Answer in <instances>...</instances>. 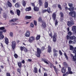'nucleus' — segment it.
Masks as SVG:
<instances>
[{"label": "nucleus", "mask_w": 76, "mask_h": 76, "mask_svg": "<svg viewBox=\"0 0 76 76\" xmlns=\"http://www.w3.org/2000/svg\"><path fill=\"white\" fill-rule=\"evenodd\" d=\"M67 34H68L69 36H72V32L71 31H68V32L67 33Z\"/></svg>", "instance_id": "33"}, {"label": "nucleus", "mask_w": 76, "mask_h": 76, "mask_svg": "<svg viewBox=\"0 0 76 76\" xmlns=\"http://www.w3.org/2000/svg\"><path fill=\"white\" fill-rule=\"evenodd\" d=\"M69 50H73V48H74L73 46L71 45H69Z\"/></svg>", "instance_id": "35"}, {"label": "nucleus", "mask_w": 76, "mask_h": 76, "mask_svg": "<svg viewBox=\"0 0 76 76\" xmlns=\"http://www.w3.org/2000/svg\"><path fill=\"white\" fill-rule=\"evenodd\" d=\"M73 43V41L71 40H69V44H72Z\"/></svg>", "instance_id": "51"}, {"label": "nucleus", "mask_w": 76, "mask_h": 76, "mask_svg": "<svg viewBox=\"0 0 76 76\" xmlns=\"http://www.w3.org/2000/svg\"><path fill=\"white\" fill-rule=\"evenodd\" d=\"M69 71H71V68L68 67V71L69 72Z\"/></svg>", "instance_id": "63"}, {"label": "nucleus", "mask_w": 76, "mask_h": 76, "mask_svg": "<svg viewBox=\"0 0 76 76\" xmlns=\"http://www.w3.org/2000/svg\"><path fill=\"white\" fill-rule=\"evenodd\" d=\"M58 7L59 8V9H60L61 10H62V8H61V6L60 4H58Z\"/></svg>", "instance_id": "43"}, {"label": "nucleus", "mask_w": 76, "mask_h": 76, "mask_svg": "<svg viewBox=\"0 0 76 76\" xmlns=\"http://www.w3.org/2000/svg\"><path fill=\"white\" fill-rule=\"evenodd\" d=\"M57 36V33H54L53 36V41L54 42H56V39Z\"/></svg>", "instance_id": "5"}, {"label": "nucleus", "mask_w": 76, "mask_h": 76, "mask_svg": "<svg viewBox=\"0 0 76 76\" xmlns=\"http://www.w3.org/2000/svg\"><path fill=\"white\" fill-rule=\"evenodd\" d=\"M12 47L13 49H14L16 47V42L15 41H13L12 42Z\"/></svg>", "instance_id": "9"}, {"label": "nucleus", "mask_w": 76, "mask_h": 76, "mask_svg": "<svg viewBox=\"0 0 76 76\" xmlns=\"http://www.w3.org/2000/svg\"><path fill=\"white\" fill-rule=\"evenodd\" d=\"M69 15L72 18H76V12L75 11L70 12L69 13Z\"/></svg>", "instance_id": "2"}, {"label": "nucleus", "mask_w": 76, "mask_h": 76, "mask_svg": "<svg viewBox=\"0 0 76 76\" xmlns=\"http://www.w3.org/2000/svg\"><path fill=\"white\" fill-rule=\"evenodd\" d=\"M38 20H39V22H41V23H42V22L44 21L42 20V18L41 17H40L39 18Z\"/></svg>", "instance_id": "24"}, {"label": "nucleus", "mask_w": 76, "mask_h": 76, "mask_svg": "<svg viewBox=\"0 0 76 76\" xmlns=\"http://www.w3.org/2000/svg\"><path fill=\"white\" fill-rule=\"evenodd\" d=\"M38 8L37 7H34V11H38Z\"/></svg>", "instance_id": "40"}, {"label": "nucleus", "mask_w": 76, "mask_h": 76, "mask_svg": "<svg viewBox=\"0 0 76 76\" xmlns=\"http://www.w3.org/2000/svg\"><path fill=\"white\" fill-rule=\"evenodd\" d=\"M61 15V22H62L63 21V17H64V15L63 14V13L61 12L60 13Z\"/></svg>", "instance_id": "7"}, {"label": "nucleus", "mask_w": 76, "mask_h": 76, "mask_svg": "<svg viewBox=\"0 0 76 76\" xmlns=\"http://www.w3.org/2000/svg\"><path fill=\"white\" fill-rule=\"evenodd\" d=\"M58 21L56 19L55 20V25L56 26H57V25H58Z\"/></svg>", "instance_id": "42"}, {"label": "nucleus", "mask_w": 76, "mask_h": 76, "mask_svg": "<svg viewBox=\"0 0 76 76\" xmlns=\"http://www.w3.org/2000/svg\"><path fill=\"white\" fill-rule=\"evenodd\" d=\"M15 7H17V8L20 7V4H19V3L18 2L16 3L15 5Z\"/></svg>", "instance_id": "22"}, {"label": "nucleus", "mask_w": 76, "mask_h": 76, "mask_svg": "<svg viewBox=\"0 0 76 76\" xmlns=\"http://www.w3.org/2000/svg\"><path fill=\"white\" fill-rule=\"evenodd\" d=\"M31 10V7H29L26 9V11H30Z\"/></svg>", "instance_id": "30"}, {"label": "nucleus", "mask_w": 76, "mask_h": 76, "mask_svg": "<svg viewBox=\"0 0 76 76\" xmlns=\"http://www.w3.org/2000/svg\"><path fill=\"white\" fill-rule=\"evenodd\" d=\"M42 61H43V62H45V63H46V64H49V63L47 62L48 61V60L47 59H46L45 58H43L42 60Z\"/></svg>", "instance_id": "12"}, {"label": "nucleus", "mask_w": 76, "mask_h": 76, "mask_svg": "<svg viewBox=\"0 0 76 76\" xmlns=\"http://www.w3.org/2000/svg\"><path fill=\"white\" fill-rule=\"evenodd\" d=\"M52 18L53 19L54 22H55V20L56 19V14L55 12H54L52 14Z\"/></svg>", "instance_id": "8"}, {"label": "nucleus", "mask_w": 76, "mask_h": 76, "mask_svg": "<svg viewBox=\"0 0 76 76\" xmlns=\"http://www.w3.org/2000/svg\"><path fill=\"white\" fill-rule=\"evenodd\" d=\"M34 40H35V37H34L33 36H32L29 38V41L30 42H32V41H34Z\"/></svg>", "instance_id": "10"}, {"label": "nucleus", "mask_w": 76, "mask_h": 76, "mask_svg": "<svg viewBox=\"0 0 76 76\" xmlns=\"http://www.w3.org/2000/svg\"><path fill=\"white\" fill-rule=\"evenodd\" d=\"M30 33L29 31H27L25 34L26 37H29L30 36Z\"/></svg>", "instance_id": "11"}, {"label": "nucleus", "mask_w": 76, "mask_h": 76, "mask_svg": "<svg viewBox=\"0 0 76 76\" xmlns=\"http://www.w3.org/2000/svg\"><path fill=\"white\" fill-rule=\"evenodd\" d=\"M68 5L70 7H73V4H72V3H69Z\"/></svg>", "instance_id": "39"}, {"label": "nucleus", "mask_w": 76, "mask_h": 76, "mask_svg": "<svg viewBox=\"0 0 76 76\" xmlns=\"http://www.w3.org/2000/svg\"><path fill=\"white\" fill-rule=\"evenodd\" d=\"M47 12V10H42V13H45V12Z\"/></svg>", "instance_id": "52"}, {"label": "nucleus", "mask_w": 76, "mask_h": 76, "mask_svg": "<svg viewBox=\"0 0 76 76\" xmlns=\"http://www.w3.org/2000/svg\"><path fill=\"white\" fill-rule=\"evenodd\" d=\"M49 66L50 68H53H53H54V66H54V64L51 63H50V64Z\"/></svg>", "instance_id": "28"}, {"label": "nucleus", "mask_w": 76, "mask_h": 76, "mask_svg": "<svg viewBox=\"0 0 76 76\" xmlns=\"http://www.w3.org/2000/svg\"><path fill=\"white\" fill-rule=\"evenodd\" d=\"M63 64L64 67H67V64L66 62H64L63 63Z\"/></svg>", "instance_id": "37"}, {"label": "nucleus", "mask_w": 76, "mask_h": 76, "mask_svg": "<svg viewBox=\"0 0 76 76\" xmlns=\"http://www.w3.org/2000/svg\"><path fill=\"white\" fill-rule=\"evenodd\" d=\"M17 13L18 16H20V11L19 10H17Z\"/></svg>", "instance_id": "25"}, {"label": "nucleus", "mask_w": 76, "mask_h": 76, "mask_svg": "<svg viewBox=\"0 0 76 76\" xmlns=\"http://www.w3.org/2000/svg\"><path fill=\"white\" fill-rule=\"evenodd\" d=\"M66 72V69L64 67L62 68L61 69V72L62 73H64Z\"/></svg>", "instance_id": "15"}, {"label": "nucleus", "mask_w": 76, "mask_h": 76, "mask_svg": "<svg viewBox=\"0 0 76 76\" xmlns=\"http://www.w3.org/2000/svg\"><path fill=\"white\" fill-rule=\"evenodd\" d=\"M67 26L69 27H71V26H72V25H74V23H75L73 19V18H70V21H67Z\"/></svg>", "instance_id": "1"}, {"label": "nucleus", "mask_w": 76, "mask_h": 76, "mask_svg": "<svg viewBox=\"0 0 76 76\" xmlns=\"http://www.w3.org/2000/svg\"><path fill=\"white\" fill-rule=\"evenodd\" d=\"M54 57H57V54L56 53H55L53 54Z\"/></svg>", "instance_id": "57"}, {"label": "nucleus", "mask_w": 76, "mask_h": 76, "mask_svg": "<svg viewBox=\"0 0 76 76\" xmlns=\"http://www.w3.org/2000/svg\"><path fill=\"white\" fill-rule=\"evenodd\" d=\"M18 65L19 68H21V66H22V63H21V62H18Z\"/></svg>", "instance_id": "26"}, {"label": "nucleus", "mask_w": 76, "mask_h": 76, "mask_svg": "<svg viewBox=\"0 0 76 76\" xmlns=\"http://www.w3.org/2000/svg\"><path fill=\"white\" fill-rule=\"evenodd\" d=\"M69 10L70 12H73L74 11V7H72V8H69Z\"/></svg>", "instance_id": "27"}, {"label": "nucleus", "mask_w": 76, "mask_h": 76, "mask_svg": "<svg viewBox=\"0 0 76 76\" xmlns=\"http://www.w3.org/2000/svg\"><path fill=\"white\" fill-rule=\"evenodd\" d=\"M42 23V26L43 28H45L47 27V24H46V23L45 22V21H43Z\"/></svg>", "instance_id": "6"}, {"label": "nucleus", "mask_w": 76, "mask_h": 76, "mask_svg": "<svg viewBox=\"0 0 76 76\" xmlns=\"http://www.w3.org/2000/svg\"><path fill=\"white\" fill-rule=\"evenodd\" d=\"M64 55L65 56V58H66V60H68V59H69V58H68V57H67V56L66 53H64Z\"/></svg>", "instance_id": "46"}, {"label": "nucleus", "mask_w": 76, "mask_h": 76, "mask_svg": "<svg viewBox=\"0 0 76 76\" xmlns=\"http://www.w3.org/2000/svg\"><path fill=\"white\" fill-rule=\"evenodd\" d=\"M59 53L61 56H62L63 55V53H62V52H61V50H59Z\"/></svg>", "instance_id": "53"}, {"label": "nucleus", "mask_w": 76, "mask_h": 76, "mask_svg": "<svg viewBox=\"0 0 76 76\" xmlns=\"http://www.w3.org/2000/svg\"><path fill=\"white\" fill-rule=\"evenodd\" d=\"M69 72V74H73V72H72L71 71H68Z\"/></svg>", "instance_id": "64"}, {"label": "nucleus", "mask_w": 76, "mask_h": 76, "mask_svg": "<svg viewBox=\"0 0 76 76\" xmlns=\"http://www.w3.org/2000/svg\"><path fill=\"white\" fill-rule=\"evenodd\" d=\"M36 40L37 41H38V35H37V36L36 37Z\"/></svg>", "instance_id": "59"}, {"label": "nucleus", "mask_w": 76, "mask_h": 76, "mask_svg": "<svg viewBox=\"0 0 76 76\" xmlns=\"http://www.w3.org/2000/svg\"><path fill=\"white\" fill-rule=\"evenodd\" d=\"M10 37H13V33L12 32H10Z\"/></svg>", "instance_id": "38"}, {"label": "nucleus", "mask_w": 76, "mask_h": 76, "mask_svg": "<svg viewBox=\"0 0 76 76\" xmlns=\"http://www.w3.org/2000/svg\"><path fill=\"white\" fill-rule=\"evenodd\" d=\"M48 53H50L51 52V46L50 45H48Z\"/></svg>", "instance_id": "14"}, {"label": "nucleus", "mask_w": 76, "mask_h": 76, "mask_svg": "<svg viewBox=\"0 0 76 76\" xmlns=\"http://www.w3.org/2000/svg\"><path fill=\"white\" fill-rule=\"evenodd\" d=\"M10 12L12 15H14V11H13L11 10L10 11Z\"/></svg>", "instance_id": "45"}, {"label": "nucleus", "mask_w": 76, "mask_h": 76, "mask_svg": "<svg viewBox=\"0 0 76 76\" xmlns=\"http://www.w3.org/2000/svg\"><path fill=\"white\" fill-rule=\"evenodd\" d=\"M5 43L7 45L9 44V40L8 39V38H7V37H5Z\"/></svg>", "instance_id": "18"}, {"label": "nucleus", "mask_w": 76, "mask_h": 76, "mask_svg": "<svg viewBox=\"0 0 76 76\" xmlns=\"http://www.w3.org/2000/svg\"><path fill=\"white\" fill-rule=\"evenodd\" d=\"M39 6H42L43 3L42 1V0H39Z\"/></svg>", "instance_id": "19"}, {"label": "nucleus", "mask_w": 76, "mask_h": 76, "mask_svg": "<svg viewBox=\"0 0 76 76\" xmlns=\"http://www.w3.org/2000/svg\"><path fill=\"white\" fill-rule=\"evenodd\" d=\"M66 37L67 38V39L68 40V39H70V36H69V35H67L66 36Z\"/></svg>", "instance_id": "47"}, {"label": "nucleus", "mask_w": 76, "mask_h": 76, "mask_svg": "<svg viewBox=\"0 0 76 76\" xmlns=\"http://www.w3.org/2000/svg\"><path fill=\"white\" fill-rule=\"evenodd\" d=\"M5 29V28L4 27H0V30H3V29Z\"/></svg>", "instance_id": "54"}, {"label": "nucleus", "mask_w": 76, "mask_h": 76, "mask_svg": "<svg viewBox=\"0 0 76 76\" xmlns=\"http://www.w3.org/2000/svg\"><path fill=\"white\" fill-rule=\"evenodd\" d=\"M48 75L47 73L45 72L44 73V76H47Z\"/></svg>", "instance_id": "60"}, {"label": "nucleus", "mask_w": 76, "mask_h": 76, "mask_svg": "<svg viewBox=\"0 0 76 76\" xmlns=\"http://www.w3.org/2000/svg\"><path fill=\"white\" fill-rule=\"evenodd\" d=\"M18 20V19L15 18V19H12V20H10L9 21V22H15V21H16V20Z\"/></svg>", "instance_id": "29"}, {"label": "nucleus", "mask_w": 76, "mask_h": 76, "mask_svg": "<svg viewBox=\"0 0 76 76\" xmlns=\"http://www.w3.org/2000/svg\"><path fill=\"white\" fill-rule=\"evenodd\" d=\"M54 69L55 73H56V75H57L58 74V72L59 71L58 69L56 68V66H54Z\"/></svg>", "instance_id": "13"}, {"label": "nucleus", "mask_w": 76, "mask_h": 76, "mask_svg": "<svg viewBox=\"0 0 76 76\" xmlns=\"http://www.w3.org/2000/svg\"><path fill=\"white\" fill-rule=\"evenodd\" d=\"M7 5H8V6L9 7H12V3H11L9 1H8Z\"/></svg>", "instance_id": "21"}, {"label": "nucleus", "mask_w": 76, "mask_h": 76, "mask_svg": "<svg viewBox=\"0 0 76 76\" xmlns=\"http://www.w3.org/2000/svg\"><path fill=\"white\" fill-rule=\"evenodd\" d=\"M47 10V12L48 13H51V8L50 7H48Z\"/></svg>", "instance_id": "23"}, {"label": "nucleus", "mask_w": 76, "mask_h": 76, "mask_svg": "<svg viewBox=\"0 0 76 76\" xmlns=\"http://www.w3.org/2000/svg\"><path fill=\"white\" fill-rule=\"evenodd\" d=\"M31 4L32 6H35V4L34 3H31Z\"/></svg>", "instance_id": "62"}, {"label": "nucleus", "mask_w": 76, "mask_h": 76, "mask_svg": "<svg viewBox=\"0 0 76 76\" xmlns=\"http://www.w3.org/2000/svg\"><path fill=\"white\" fill-rule=\"evenodd\" d=\"M6 76H10V74L9 73L7 72L6 74Z\"/></svg>", "instance_id": "55"}, {"label": "nucleus", "mask_w": 76, "mask_h": 76, "mask_svg": "<svg viewBox=\"0 0 76 76\" xmlns=\"http://www.w3.org/2000/svg\"><path fill=\"white\" fill-rule=\"evenodd\" d=\"M33 72L35 73H37L38 72V69H37V68H34Z\"/></svg>", "instance_id": "34"}, {"label": "nucleus", "mask_w": 76, "mask_h": 76, "mask_svg": "<svg viewBox=\"0 0 76 76\" xmlns=\"http://www.w3.org/2000/svg\"><path fill=\"white\" fill-rule=\"evenodd\" d=\"M49 35L50 37H51V38H53V36H52V33H51L50 34H49Z\"/></svg>", "instance_id": "56"}, {"label": "nucleus", "mask_w": 76, "mask_h": 76, "mask_svg": "<svg viewBox=\"0 0 76 76\" xmlns=\"http://www.w3.org/2000/svg\"><path fill=\"white\" fill-rule=\"evenodd\" d=\"M76 27L75 26H74L72 27V29L73 31L75 32V33L76 34Z\"/></svg>", "instance_id": "16"}, {"label": "nucleus", "mask_w": 76, "mask_h": 76, "mask_svg": "<svg viewBox=\"0 0 76 76\" xmlns=\"http://www.w3.org/2000/svg\"><path fill=\"white\" fill-rule=\"evenodd\" d=\"M34 24L35 26H37V22L36 20H34Z\"/></svg>", "instance_id": "48"}, {"label": "nucleus", "mask_w": 76, "mask_h": 76, "mask_svg": "<svg viewBox=\"0 0 76 76\" xmlns=\"http://www.w3.org/2000/svg\"><path fill=\"white\" fill-rule=\"evenodd\" d=\"M30 26L31 28H34V24L32 23H31L30 24Z\"/></svg>", "instance_id": "49"}, {"label": "nucleus", "mask_w": 76, "mask_h": 76, "mask_svg": "<svg viewBox=\"0 0 76 76\" xmlns=\"http://www.w3.org/2000/svg\"><path fill=\"white\" fill-rule=\"evenodd\" d=\"M73 53H76V47L74 49L73 51Z\"/></svg>", "instance_id": "50"}, {"label": "nucleus", "mask_w": 76, "mask_h": 76, "mask_svg": "<svg viewBox=\"0 0 76 76\" xmlns=\"http://www.w3.org/2000/svg\"><path fill=\"white\" fill-rule=\"evenodd\" d=\"M72 60L74 61H75V63L76 64V57L75 56H73Z\"/></svg>", "instance_id": "36"}, {"label": "nucleus", "mask_w": 76, "mask_h": 76, "mask_svg": "<svg viewBox=\"0 0 76 76\" xmlns=\"http://www.w3.org/2000/svg\"><path fill=\"white\" fill-rule=\"evenodd\" d=\"M25 18H26V19H30L32 18V17L31 16H26L25 17Z\"/></svg>", "instance_id": "32"}, {"label": "nucleus", "mask_w": 76, "mask_h": 76, "mask_svg": "<svg viewBox=\"0 0 76 76\" xmlns=\"http://www.w3.org/2000/svg\"><path fill=\"white\" fill-rule=\"evenodd\" d=\"M7 15H6V14H5V13H3V17L4 18H7Z\"/></svg>", "instance_id": "44"}, {"label": "nucleus", "mask_w": 76, "mask_h": 76, "mask_svg": "<svg viewBox=\"0 0 76 76\" xmlns=\"http://www.w3.org/2000/svg\"><path fill=\"white\" fill-rule=\"evenodd\" d=\"M76 37L75 36H71L70 37V39L71 40H74V39H76Z\"/></svg>", "instance_id": "20"}, {"label": "nucleus", "mask_w": 76, "mask_h": 76, "mask_svg": "<svg viewBox=\"0 0 76 76\" xmlns=\"http://www.w3.org/2000/svg\"><path fill=\"white\" fill-rule=\"evenodd\" d=\"M23 49L24 50V51H25V52H27V50H26V48L24 47Z\"/></svg>", "instance_id": "58"}, {"label": "nucleus", "mask_w": 76, "mask_h": 76, "mask_svg": "<svg viewBox=\"0 0 76 76\" xmlns=\"http://www.w3.org/2000/svg\"><path fill=\"white\" fill-rule=\"evenodd\" d=\"M44 7L45 8H47L48 7V2L46 1L45 2Z\"/></svg>", "instance_id": "17"}, {"label": "nucleus", "mask_w": 76, "mask_h": 76, "mask_svg": "<svg viewBox=\"0 0 76 76\" xmlns=\"http://www.w3.org/2000/svg\"><path fill=\"white\" fill-rule=\"evenodd\" d=\"M53 52L54 53H57V52H58V50H56V49L54 48L53 49Z\"/></svg>", "instance_id": "41"}, {"label": "nucleus", "mask_w": 76, "mask_h": 76, "mask_svg": "<svg viewBox=\"0 0 76 76\" xmlns=\"http://www.w3.org/2000/svg\"><path fill=\"white\" fill-rule=\"evenodd\" d=\"M45 50V48L44 46H42L41 48V49L39 48H38V57H41V50L42 51H44V50Z\"/></svg>", "instance_id": "3"}, {"label": "nucleus", "mask_w": 76, "mask_h": 76, "mask_svg": "<svg viewBox=\"0 0 76 76\" xmlns=\"http://www.w3.org/2000/svg\"><path fill=\"white\" fill-rule=\"evenodd\" d=\"M14 57L15 58H16L17 57H18V55L17 54H15L14 55Z\"/></svg>", "instance_id": "61"}, {"label": "nucleus", "mask_w": 76, "mask_h": 76, "mask_svg": "<svg viewBox=\"0 0 76 76\" xmlns=\"http://www.w3.org/2000/svg\"><path fill=\"white\" fill-rule=\"evenodd\" d=\"M22 4L23 6H26V2L24 1H22Z\"/></svg>", "instance_id": "31"}, {"label": "nucleus", "mask_w": 76, "mask_h": 76, "mask_svg": "<svg viewBox=\"0 0 76 76\" xmlns=\"http://www.w3.org/2000/svg\"><path fill=\"white\" fill-rule=\"evenodd\" d=\"M6 32V30L4 29L3 30V31H0V39H3L4 38V36L3 35V32L5 33Z\"/></svg>", "instance_id": "4"}]
</instances>
